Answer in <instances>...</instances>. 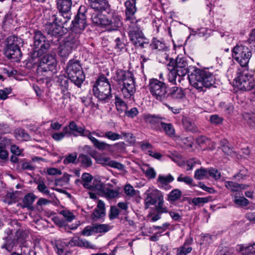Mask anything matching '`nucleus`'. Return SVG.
I'll list each match as a JSON object with an SVG mask.
<instances>
[{"mask_svg":"<svg viewBox=\"0 0 255 255\" xmlns=\"http://www.w3.org/2000/svg\"><path fill=\"white\" fill-rule=\"evenodd\" d=\"M135 0H128L125 3V21L128 25V36L130 40L136 46L143 47L144 37L141 30L142 21L135 16L137 9Z\"/></svg>","mask_w":255,"mask_h":255,"instance_id":"obj_1","label":"nucleus"},{"mask_svg":"<svg viewBox=\"0 0 255 255\" xmlns=\"http://www.w3.org/2000/svg\"><path fill=\"white\" fill-rule=\"evenodd\" d=\"M191 85L199 92H204L206 88H209L215 83L214 76L211 73L198 68H195L188 75Z\"/></svg>","mask_w":255,"mask_h":255,"instance_id":"obj_2","label":"nucleus"},{"mask_svg":"<svg viewBox=\"0 0 255 255\" xmlns=\"http://www.w3.org/2000/svg\"><path fill=\"white\" fill-rule=\"evenodd\" d=\"M103 11L94 10L92 12L91 20L96 25L105 27L109 31L115 30L122 25L121 17L116 13L109 18L102 13Z\"/></svg>","mask_w":255,"mask_h":255,"instance_id":"obj_3","label":"nucleus"},{"mask_svg":"<svg viewBox=\"0 0 255 255\" xmlns=\"http://www.w3.org/2000/svg\"><path fill=\"white\" fill-rule=\"evenodd\" d=\"M92 92L99 101L105 103L108 102L112 97L111 85L104 75L99 76L97 79L93 86Z\"/></svg>","mask_w":255,"mask_h":255,"instance_id":"obj_4","label":"nucleus"},{"mask_svg":"<svg viewBox=\"0 0 255 255\" xmlns=\"http://www.w3.org/2000/svg\"><path fill=\"white\" fill-rule=\"evenodd\" d=\"M233 84L241 90L250 91L255 87V80L247 68L241 67L238 69Z\"/></svg>","mask_w":255,"mask_h":255,"instance_id":"obj_5","label":"nucleus"},{"mask_svg":"<svg viewBox=\"0 0 255 255\" xmlns=\"http://www.w3.org/2000/svg\"><path fill=\"white\" fill-rule=\"evenodd\" d=\"M69 128L71 133L74 134L75 136H77V134H79L81 136H87L93 143L94 145L99 150H109L111 147V145L105 142L99 141L91 135V132L89 130H85V129L82 127H78L76 123L74 121H72L69 123Z\"/></svg>","mask_w":255,"mask_h":255,"instance_id":"obj_6","label":"nucleus"},{"mask_svg":"<svg viewBox=\"0 0 255 255\" xmlns=\"http://www.w3.org/2000/svg\"><path fill=\"white\" fill-rule=\"evenodd\" d=\"M66 73L71 82L80 87L85 80V75L80 62L76 60H70L67 63Z\"/></svg>","mask_w":255,"mask_h":255,"instance_id":"obj_7","label":"nucleus"},{"mask_svg":"<svg viewBox=\"0 0 255 255\" xmlns=\"http://www.w3.org/2000/svg\"><path fill=\"white\" fill-rule=\"evenodd\" d=\"M68 246L70 247L79 246L90 249L94 248V246L88 241L78 237H75L69 242L68 245L64 241L61 240L56 241L55 248L57 253L59 255H66L69 252Z\"/></svg>","mask_w":255,"mask_h":255,"instance_id":"obj_8","label":"nucleus"},{"mask_svg":"<svg viewBox=\"0 0 255 255\" xmlns=\"http://www.w3.org/2000/svg\"><path fill=\"white\" fill-rule=\"evenodd\" d=\"M80 44L79 36L77 34L70 33L60 43L58 48V54L60 57H67L72 51Z\"/></svg>","mask_w":255,"mask_h":255,"instance_id":"obj_9","label":"nucleus"},{"mask_svg":"<svg viewBox=\"0 0 255 255\" xmlns=\"http://www.w3.org/2000/svg\"><path fill=\"white\" fill-rule=\"evenodd\" d=\"M168 69L169 71V75L172 77L171 81H175L176 76H184L187 73V63L183 58L177 57L176 61L170 58L168 63Z\"/></svg>","mask_w":255,"mask_h":255,"instance_id":"obj_10","label":"nucleus"},{"mask_svg":"<svg viewBox=\"0 0 255 255\" xmlns=\"http://www.w3.org/2000/svg\"><path fill=\"white\" fill-rule=\"evenodd\" d=\"M233 58L240 64L241 67L246 68L252 57V51L244 45H237L232 50Z\"/></svg>","mask_w":255,"mask_h":255,"instance_id":"obj_11","label":"nucleus"},{"mask_svg":"<svg viewBox=\"0 0 255 255\" xmlns=\"http://www.w3.org/2000/svg\"><path fill=\"white\" fill-rule=\"evenodd\" d=\"M33 45L34 50L32 57H39L47 52L50 47L49 42L46 40L45 36L40 31L34 32Z\"/></svg>","mask_w":255,"mask_h":255,"instance_id":"obj_12","label":"nucleus"},{"mask_svg":"<svg viewBox=\"0 0 255 255\" xmlns=\"http://www.w3.org/2000/svg\"><path fill=\"white\" fill-rule=\"evenodd\" d=\"M48 14L49 17V20L58 24L62 29L67 25V22L69 21L71 17L70 11H49Z\"/></svg>","mask_w":255,"mask_h":255,"instance_id":"obj_13","label":"nucleus"},{"mask_svg":"<svg viewBox=\"0 0 255 255\" xmlns=\"http://www.w3.org/2000/svg\"><path fill=\"white\" fill-rule=\"evenodd\" d=\"M56 60L52 55H46L43 56L40 60L38 69L43 71L53 72L56 70Z\"/></svg>","mask_w":255,"mask_h":255,"instance_id":"obj_14","label":"nucleus"},{"mask_svg":"<svg viewBox=\"0 0 255 255\" xmlns=\"http://www.w3.org/2000/svg\"><path fill=\"white\" fill-rule=\"evenodd\" d=\"M135 83L133 76L124 80L121 88V92L124 98L128 99L133 96L136 91Z\"/></svg>","mask_w":255,"mask_h":255,"instance_id":"obj_15","label":"nucleus"},{"mask_svg":"<svg viewBox=\"0 0 255 255\" xmlns=\"http://www.w3.org/2000/svg\"><path fill=\"white\" fill-rule=\"evenodd\" d=\"M72 26L70 28L72 29V31L71 33L77 34L79 35V33L84 29L86 24V18L84 13H78L75 16V19L72 21Z\"/></svg>","mask_w":255,"mask_h":255,"instance_id":"obj_16","label":"nucleus"},{"mask_svg":"<svg viewBox=\"0 0 255 255\" xmlns=\"http://www.w3.org/2000/svg\"><path fill=\"white\" fill-rule=\"evenodd\" d=\"M48 21L45 24V29L47 33L52 36H58L62 34V29L58 24L53 22L49 18H47Z\"/></svg>","mask_w":255,"mask_h":255,"instance_id":"obj_17","label":"nucleus"},{"mask_svg":"<svg viewBox=\"0 0 255 255\" xmlns=\"http://www.w3.org/2000/svg\"><path fill=\"white\" fill-rule=\"evenodd\" d=\"M158 199H159V196L157 190H148L144 200L145 208H148L150 206L154 205Z\"/></svg>","mask_w":255,"mask_h":255,"instance_id":"obj_18","label":"nucleus"},{"mask_svg":"<svg viewBox=\"0 0 255 255\" xmlns=\"http://www.w3.org/2000/svg\"><path fill=\"white\" fill-rule=\"evenodd\" d=\"M96 159L97 162L99 164L108 165L119 170H122L124 168V165L114 160H111L109 157L100 156L97 157Z\"/></svg>","mask_w":255,"mask_h":255,"instance_id":"obj_19","label":"nucleus"},{"mask_svg":"<svg viewBox=\"0 0 255 255\" xmlns=\"http://www.w3.org/2000/svg\"><path fill=\"white\" fill-rule=\"evenodd\" d=\"M170 53V45L166 43L160 41V57H161L162 61L161 62L167 65L168 67V63H169L170 58L169 54Z\"/></svg>","mask_w":255,"mask_h":255,"instance_id":"obj_20","label":"nucleus"},{"mask_svg":"<svg viewBox=\"0 0 255 255\" xmlns=\"http://www.w3.org/2000/svg\"><path fill=\"white\" fill-rule=\"evenodd\" d=\"M5 56L8 59H13L14 61L19 60L21 51L19 48L6 47L4 50Z\"/></svg>","mask_w":255,"mask_h":255,"instance_id":"obj_21","label":"nucleus"},{"mask_svg":"<svg viewBox=\"0 0 255 255\" xmlns=\"http://www.w3.org/2000/svg\"><path fill=\"white\" fill-rule=\"evenodd\" d=\"M106 215L105 204L101 200L98 201L97 207L94 210L93 213V218L98 219L102 218Z\"/></svg>","mask_w":255,"mask_h":255,"instance_id":"obj_22","label":"nucleus"},{"mask_svg":"<svg viewBox=\"0 0 255 255\" xmlns=\"http://www.w3.org/2000/svg\"><path fill=\"white\" fill-rule=\"evenodd\" d=\"M113 185L111 184H107L100 193L102 196L108 199H114L119 196V192L117 190L110 188Z\"/></svg>","mask_w":255,"mask_h":255,"instance_id":"obj_23","label":"nucleus"},{"mask_svg":"<svg viewBox=\"0 0 255 255\" xmlns=\"http://www.w3.org/2000/svg\"><path fill=\"white\" fill-rule=\"evenodd\" d=\"M148 86L150 94L158 100L159 96V81L157 79H151L149 81Z\"/></svg>","mask_w":255,"mask_h":255,"instance_id":"obj_24","label":"nucleus"},{"mask_svg":"<svg viewBox=\"0 0 255 255\" xmlns=\"http://www.w3.org/2000/svg\"><path fill=\"white\" fill-rule=\"evenodd\" d=\"M90 6L93 11L97 10L99 11L105 10L109 6L107 0H89Z\"/></svg>","mask_w":255,"mask_h":255,"instance_id":"obj_25","label":"nucleus"},{"mask_svg":"<svg viewBox=\"0 0 255 255\" xmlns=\"http://www.w3.org/2000/svg\"><path fill=\"white\" fill-rule=\"evenodd\" d=\"M231 196L234 203L238 206L244 207L248 206L250 204L249 201L244 197L242 193H232Z\"/></svg>","mask_w":255,"mask_h":255,"instance_id":"obj_26","label":"nucleus"},{"mask_svg":"<svg viewBox=\"0 0 255 255\" xmlns=\"http://www.w3.org/2000/svg\"><path fill=\"white\" fill-rule=\"evenodd\" d=\"M193 243V239L188 238L185 241L183 246L178 248L177 251V255H186L190 253L192 250L191 245Z\"/></svg>","mask_w":255,"mask_h":255,"instance_id":"obj_27","label":"nucleus"},{"mask_svg":"<svg viewBox=\"0 0 255 255\" xmlns=\"http://www.w3.org/2000/svg\"><path fill=\"white\" fill-rule=\"evenodd\" d=\"M143 118L145 122L150 124L152 128H156L159 123V117L158 115L144 114Z\"/></svg>","mask_w":255,"mask_h":255,"instance_id":"obj_28","label":"nucleus"},{"mask_svg":"<svg viewBox=\"0 0 255 255\" xmlns=\"http://www.w3.org/2000/svg\"><path fill=\"white\" fill-rule=\"evenodd\" d=\"M133 76V74L130 72L118 70L116 71L115 79L119 82L122 81L123 83H124V80L130 79Z\"/></svg>","mask_w":255,"mask_h":255,"instance_id":"obj_29","label":"nucleus"},{"mask_svg":"<svg viewBox=\"0 0 255 255\" xmlns=\"http://www.w3.org/2000/svg\"><path fill=\"white\" fill-rule=\"evenodd\" d=\"M56 2L59 10L70 11L72 4V0H56Z\"/></svg>","mask_w":255,"mask_h":255,"instance_id":"obj_30","label":"nucleus"},{"mask_svg":"<svg viewBox=\"0 0 255 255\" xmlns=\"http://www.w3.org/2000/svg\"><path fill=\"white\" fill-rule=\"evenodd\" d=\"M174 179V177L171 174L166 176H160V187L166 190H170L171 186L169 183L172 182Z\"/></svg>","mask_w":255,"mask_h":255,"instance_id":"obj_31","label":"nucleus"},{"mask_svg":"<svg viewBox=\"0 0 255 255\" xmlns=\"http://www.w3.org/2000/svg\"><path fill=\"white\" fill-rule=\"evenodd\" d=\"M182 123L184 128L191 132H196L198 130L196 125L190 119L187 118H184L182 119Z\"/></svg>","mask_w":255,"mask_h":255,"instance_id":"obj_32","label":"nucleus"},{"mask_svg":"<svg viewBox=\"0 0 255 255\" xmlns=\"http://www.w3.org/2000/svg\"><path fill=\"white\" fill-rule=\"evenodd\" d=\"M21 42V39L17 37L12 35L8 36L6 39V46L13 48H19V45Z\"/></svg>","mask_w":255,"mask_h":255,"instance_id":"obj_33","label":"nucleus"},{"mask_svg":"<svg viewBox=\"0 0 255 255\" xmlns=\"http://www.w3.org/2000/svg\"><path fill=\"white\" fill-rule=\"evenodd\" d=\"M95 234H105L112 229V226L109 224H94Z\"/></svg>","mask_w":255,"mask_h":255,"instance_id":"obj_34","label":"nucleus"},{"mask_svg":"<svg viewBox=\"0 0 255 255\" xmlns=\"http://www.w3.org/2000/svg\"><path fill=\"white\" fill-rule=\"evenodd\" d=\"M243 118L247 124L251 128L255 129V113H245L243 115Z\"/></svg>","mask_w":255,"mask_h":255,"instance_id":"obj_35","label":"nucleus"},{"mask_svg":"<svg viewBox=\"0 0 255 255\" xmlns=\"http://www.w3.org/2000/svg\"><path fill=\"white\" fill-rule=\"evenodd\" d=\"M106 184H104L100 180L94 179L93 182L90 184L89 188L88 189L91 190L98 192L100 194L105 186Z\"/></svg>","mask_w":255,"mask_h":255,"instance_id":"obj_36","label":"nucleus"},{"mask_svg":"<svg viewBox=\"0 0 255 255\" xmlns=\"http://www.w3.org/2000/svg\"><path fill=\"white\" fill-rule=\"evenodd\" d=\"M170 96L174 99H180L183 98L185 95L181 88L173 87L170 89Z\"/></svg>","mask_w":255,"mask_h":255,"instance_id":"obj_37","label":"nucleus"},{"mask_svg":"<svg viewBox=\"0 0 255 255\" xmlns=\"http://www.w3.org/2000/svg\"><path fill=\"white\" fill-rule=\"evenodd\" d=\"M194 178L197 180H202L209 178V170L205 168L197 169L194 174Z\"/></svg>","mask_w":255,"mask_h":255,"instance_id":"obj_38","label":"nucleus"},{"mask_svg":"<svg viewBox=\"0 0 255 255\" xmlns=\"http://www.w3.org/2000/svg\"><path fill=\"white\" fill-rule=\"evenodd\" d=\"M35 183L37 185L38 190L46 195H49L50 192L48 189V187L46 185L44 180L40 178L35 180Z\"/></svg>","mask_w":255,"mask_h":255,"instance_id":"obj_39","label":"nucleus"},{"mask_svg":"<svg viewBox=\"0 0 255 255\" xmlns=\"http://www.w3.org/2000/svg\"><path fill=\"white\" fill-rule=\"evenodd\" d=\"M240 250L243 255H255V243L247 247L242 246Z\"/></svg>","mask_w":255,"mask_h":255,"instance_id":"obj_40","label":"nucleus"},{"mask_svg":"<svg viewBox=\"0 0 255 255\" xmlns=\"http://www.w3.org/2000/svg\"><path fill=\"white\" fill-rule=\"evenodd\" d=\"M142 171L145 174L146 176L149 178H154L156 176V172L154 169L148 165H144L141 168Z\"/></svg>","mask_w":255,"mask_h":255,"instance_id":"obj_41","label":"nucleus"},{"mask_svg":"<svg viewBox=\"0 0 255 255\" xmlns=\"http://www.w3.org/2000/svg\"><path fill=\"white\" fill-rule=\"evenodd\" d=\"M36 198L33 193H28L26 194L23 199V203L24 207L30 208L32 205Z\"/></svg>","mask_w":255,"mask_h":255,"instance_id":"obj_42","label":"nucleus"},{"mask_svg":"<svg viewBox=\"0 0 255 255\" xmlns=\"http://www.w3.org/2000/svg\"><path fill=\"white\" fill-rule=\"evenodd\" d=\"M170 95V89L167 88L164 83L160 82V101L166 99Z\"/></svg>","mask_w":255,"mask_h":255,"instance_id":"obj_43","label":"nucleus"},{"mask_svg":"<svg viewBox=\"0 0 255 255\" xmlns=\"http://www.w3.org/2000/svg\"><path fill=\"white\" fill-rule=\"evenodd\" d=\"M82 184L83 186L88 189L92 182L93 177L88 173H84L82 175Z\"/></svg>","mask_w":255,"mask_h":255,"instance_id":"obj_44","label":"nucleus"},{"mask_svg":"<svg viewBox=\"0 0 255 255\" xmlns=\"http://www.w3.org/2000/svg\"><path fill=\"white\" fill-rule=\"evenodd\" d=\"M181 194V192L179 189H174L168 194V200L170 202L175 201L180 198Z\"/></svg>","mask_w":255,"mask_h":255,"instance_id":"obj_45","label":"nucleus"},{"mask_svg":"<svg viewBox=\"0 0 255 255\" xmlns=\"http://www.w3.org/2000/svg\"><path fill=\"white\" fill-rule=\"evenodd\" d=\"M15 136L17 139H21L25 141L29 140L30 138L29 134L21 128H18L15 130Z\"/></svg>","mask_w":255,"mask_h":255,"instance_id":"obj_46","label":"nucleus"},{"mask_svg":"<svg viewBox=\"0 0 255 255\" xmlns=\"http://www.w3.org/2000/svg\"><path fill=\"white\" fill-rule=\"evenodd\" d=\"M225 186L228 190L233 192V193H240L239 192V183L233 181H226L225 182Z\"/></svg>","mask_w":255,"mask_h":255,"instance_id":"obj_47","label":"nucleus"},{"mask_svg":"<svg viewBox=\"0 0 255 255\" xmlns=\"http://www.w3.org/2000/svg\"><path fill=\"white\" fill-rule=\"evenodd\" d=\"M79 159L82 165L86 167L90 166L92 164L91 158L88 155L81 154L79 157Z\"/></svg>","mask_w":255,"mask_h":255,"instance_id":"obj_48","label":"nucleus"},{"mask_svg":"<svg viewBox=\"0 0 255 255\" xmlns=\"http://www.w3.org/2000/svg\"><path fill=\"white\" fill-rule=\"evenodd\" d=\"M105 137L115 141L122 138V136L120 134L113 132L112 131H107L105 132Z\"/></svg>","mask_w":255,"mask_h":255,"instance_id":"obj_49","label":"nucleus"},{"mask_svg":"<svg viewBox=\"0 0 255 255\" xmlns=\"http://www.w3.org/2000/svg\"><path fill=\"white\" fill-rule=\"evenodd\" d=\"M178 182H183L187 185L192 186H195L196 184H193V180L189 176H186L183 177L182 174H180L177 179Z\"/></svg>","mask_w":255,"mask_h":255,"instance_id":"obj_50","label":"nucleus"},{"mask_svg":"<svg viewBox=\"0 0 255 255\" xmlns=\"http://www.w3.org/2000/svg\"><path fill=\"white\" fill-rule=\"evenodd\" d=\"M160 125L162 126V128H163L165 132L167 134L169 135L173 134L174 132V129L171 124L160 122Z\"/></svg>","mask_w":255,"mask_h":255,"instance_id":"obj_51","label":"nucleus"},{"mask_svg":"<svg viewBox=\"0 0 255 255\" xmlns=\"http://www.w3.org/2000/svg\"><path fill=\"white\" fill-rule=\"evenodd\" d=\"M220 144L223 151L228 155H230L232 153V150L228 145V141L225 139H222L220 141Z\"/></svg>","mask_w":255,"mask_h":255,"instance_id":"obj_52","label":"nucleus"},{"mask_svg":"<svg viewBox=\"0 0 255 255\" xmlns=\"http://www.w3.org/2000/svg\"><path fill=\"white\" fill-rule=\"evenodd\" d=\"M115 104L119 111L123 112L127 108V105L120 98L118 97L115 99Z\"/></svg>","mask_w":255,"mask_h":255,"instance_id":"obj_53","label":"nucleus"},{"mask_svg":"<svg viewBox=\"0 0 255 255\" xmlns=\"http://www.w3.org/2000/svg\"><path fill=\"white\" fill-rule=\"evenodd\" d=\"M94 234H95L94 224L86 227L82 232V235L85 236H90Z\"/></svg>","mask_w":255,"mask_h":255,"instance_id":"obj_54","label":"nucleus"},{"mask_svg":"<svg viewBox=\"0 0 255 255\" xmlns=\"http://www.w3.org/2000/svg\"><path fill=\"white\" fill-rule=\"evenodd\" d=\"M119 210L115 206H111L109 213V218L111 220L117 218L119 215Z\"/></svg>","mask_w":255,"mask_h":255,"instance_id":"obj_55","label":"nucleus"},{"mask_svg":"<svg viewBox=\"0 0 255 255\" xmlns=\"http://www.w3.org/2000/svg\"><path fill=\"white\" fill-rule=\"evenodd\" d=\"M60 214L66 219L68 222H71L75 219V217L72 213L66 210L61 211Z\"/></svg>","mask_w":255,"mask_h":255,"instance_id":"obj_56","label":"nucleus"},{"mask_svg":"<svg viewBox=\"0 0 255 255\" xmlns=\"http://www.w3.org/2000/svg\"><path fill=\"white\" fill-rule=\"evenodd\" d=\"M77 159V154L73 153L67 156L63 160V163L65 164H68L70 163H73L75 162Z\"/></svg>","mask_w":255,"mask_h":255,"instance_id":"obj_57","label":"nucleus"},{"mask_svg":"<svg viewBox=\"0 0 255 255\" xmlns=\"http://www.w3.org/2000/svg\"><path fill=\"white\" fill-rule=\"evenodd\" d=\"M209 201V198L207 197H196L192 199V203L194 205H200Z\"/></svg>","mask_w":255,"mask_h":255,"instance_id":"obj_58","label":"nucleus"},{"mask_svg":"<svg viewBox=\"0 0 255 255\" xmlns=\"http://www.w3.org/2000/svg\"><path fill=\"white\" fill-rule=\"evenodd\" d=\"M124 190L126 194L128 196L132 197L135 194V190L130 184L126 185Z\"/></svg>","mask_w":255,"mask_h":255,"instance_id":"obj_59","label":"nucleus"},{"mask_svg":"<svg viewBox=\"0 0 255 255\" xmlns=\"http://www.w3.org/2000/svg\"><path fill=\"white\" fill-rule=\"evenodd\" d=\"M15 198L16 196L14 193L8 192L7 193L3 201L5 203L8 204H11L12 203L15 202Z\"/></svg>","mask_w":255,"mask_h":255,"instance_id":"obj_60","label":"nucleus"},{"mask_svg":"<svg viewBox=\"0 0 255 255\" xmlns=\"http://www.w3.org/2000/svg\"><path fill=\"white\" fill-rule=\"evenodd\" d=\"M250 44L255 48V28L253 29L250 34V37L247 42L245 44Z\"/></svg>","mask_w":255,"mask_h":255,"instance_id":"obj_61","label":"nucleus"},{"mask_svg":"<svg viewBox=\"0 0 255 255\" xmlns=\"http://www.w3.org/2000/svg\"><path fill=\"white\" fill-rule=\"evenodd\" d=\"M209 176L214 178L216 180H218L221 177V173L218 170L211 168L209 169Z\"/></svg>","mask_w":255,"mask_h":255,"instance_id":"obj_62","label":"nucleus"},{"mask_svg":"<svg viewBox=\"0 0 255 255\" xmlns=\"http://www.w3.org/2000/svg\"><path fill=\"white\" fill-rule=\"evenodd\" d=\"M210 121L212 124L219 125L222 122L223 119L218 115H214L211 116Z\"/></svg>","mask_w":255,"mask_h":255,"instance_id":"obj_63","label":"nucleus"},{"mask_svg":"<svg viewBox=\"0 0 255 255\" xmlns=\"http://www.w3.org/2000/svg\"><path fill=\"white\" fill-rule=\"evenodd\" d=\"M10 88H5L3 90H0V99L5 100L7 98V95L11 93Z\"/></svg>","mask_w":255,"mask_h":255,"instance_id":"obj_64","label":"nucleus"}]
</instances>
